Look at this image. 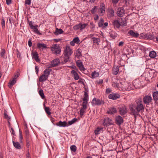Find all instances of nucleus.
<instances>
[{
	"label": "nucleus",
	"mask_w": 158,
	"mask_h": 158,
	"mask_svg": "<svg viewBox=\"0 0 158 158\" xmlns=\"http://www.w3.org/2000/svg\"><path fill=\"white\" fill-rule=\"evenodd\" d=\"M129 108L130 114L134 115L135 119L139 115V112H143L144 109L142 102L140 100L136 101L135 104H130L129 106Z\"/></svg>",
	"instance_id": "1"
},
{
	"label": "nucleus",
	"mask_w": 158,
	"mask_h": 158,
	"mask_svg": "<svg viewBox=\"0 0 158 158\" xmlns=\"http://www.w3.org/2000/svg\"><path fill=\"white\" fill-rule=\"evenodd\" d=\"M119 87V90L122 91H129L133 89L132 84L125 82L121 83Z\"/></svg>",
	"instance_id": "2"
},
{
	"label": "nucleus",
	"mask_w": 158,
	"mask_h": 158,
	"mask_svg": "<svg viewBox=\"0 0 158 158\" xmlns=\"http://www.w3.org/2000/svg\"><path fill=\"white\" fill-rule=\"evenodd\" d=\"M52 69L49 68H47L45 69L43 74L40 77L39 81L40 82H43L46 81L48 78L49 75L52 71Z\"/></svg>",
	"instance_id": "3"
},
{
	"label": "nucleus",
	"mask_w": 158,
	"mask_h": 158,
	"mask_svg": "<svg viewBox=\"0 0 158 158\" xmlns=\"http://www.w3.org/2000/svg\"><path fill=\"white\" fill-rule=\"evenodd\" d=\"M51 48L52 51L53 53L59 54L61 50L59 46L56 44L52 45Z\"/></svg>",
	"instance_id": "4"
},
{
	"label": "nucleus",
	"mask_w": 158,
	"mask_h": 158,
	"mask_svg": "<svg viewBox=\"0 0 158 158\" xmlns=\"http://www.w3.org/2000/svg\"><path fill=\"white\" fill-rule=\"evenodd\" d=\"M102 123L103 125L106 127L109 126L113 124L112 120L108 117L105 118Z\"/></svg>",
	"instance_id": "5"
},
{
	"label": "nucleus",
	"mask_w": 158,
	"mask_h": 158,
	"mask_svg": "<svg viewBox=\"0 0 158 158\" xmlns=\"http://www.w3.org/2000/svg\"><path fill=\"white\" fill-rule=\"evenodd\" d=\"M152 100V98L150 95H146L144 97L143 99L144 104L148 105L151 102Z\"/></svg>",
	"instance_id": "6"
},
{
	"label": "nucleus",
	"mask_w": 158,
	"mask_h": 158,
	"mask_svg": "<svg viewBox=\"0 0 158 158\" xmlns=\"http://www.w3.org/2000/svg\"><path fill=\"white\" fill-rule=\"evenodd\" d=\"M73 52L72 49L70 47L67 46L64 51V55H66L70 56L72 54Z\"/></svg>",
	"instance_id": "7"
},
{
	"label": "nucleus",
	"mask_w": 158,
	"mask_h": 158,
	"mask_svg": "<svg viewBox=\"0 0 158 158\" xmlns=\"http://www.w3.org/2000/svg\"><path fill=\"white\" fill-rule=\"evenodd\" d=\"M106 8L105 4L103 3H101L99 6V16H103L105 12Z\"/></svg>",
	"instance_id": "8"
},
{
	"label": "nucleus",
	"mask_w": 158,
	"mask_h": 158,
	"mask_svg": "<svg viewBox=\"0 0 158 158\" xmlns=\"http://www.w3.org/2000/svg\"><path fill=\"white\" fill-rule=\"evenodd\" d=\"M60 63V60L59 59H56L53 60L51 62V66H47L48 68L54 67L58 65Z\"/></svg>",
	"instance_id": "9"
},
{
	"label": "nucleus",
	"mask_w": 158,
	"mask_h": 158,
	"mask_svg": "<svg viewBox=\"0 0 158 158\" xmlns=\"http://www.w3.org/2000/svg\"><path fill=\"white\" fill-rule=\"evenodd\" d=\"M119 97L120 95L116 93L111 94L108 96L109 99L114 100L119 98Z\"/></svg>",
	"instance_id": "10"
},
{
	"label": "nucleus",
	"mask_w": 158,
	"mask_h": 158,
	"mask_svg": "<svg viewBox=\"0 0 158 158\" xmlns=\"http://www.w3.org/2000/svg\"><path fill=\"white\" fill-rule=\"evenodd\" d=\"M128 34L131 36L135 38H137L139 36V34L136 31L130 30L128 32Z\"/></svg>",
	"instance_id": "11"
},
{
	"label": "nucleus",
	"mask_w": 158,
	"mask_h": 158,
	"mask_svg": "<svg viewBox=\"0 0 158 158\" xmlns=\"http://www.w3.org/2000/svg\"><path fill=\"white\" fill-rule=\"evenodd\" d=\"M119 112L121 115L125 114L127 112V108L126 106H123L119 108Z\"/></svg>",
	"instance_id": "12"
},
{
	"label": "nucleus",
	"mask_w": 158,
	"mask_h": 158,
	"mask_svg": "<svg viewBox=\"0 0 158 158\" xmlns=\"http://www.w3.org/2000/svg\"><path fill=\"white\" fill-rule=\"evenodd\" d=\"M108 25V23L105 22L104 23L103 19L101 18L99 20V27H102L103 29H105Z\"/></svg>",
	"instance_id": "13"
},
{
	"label": "nucleus",
	"mask_w": 158,
	"mask_h": 158,
	"mask_svg": "<svg viewBox=\"0 0 158 158\" xmlns=\"http://www.w3.org/2000/svg\"><path fill=\"white\" fill-rule=\"evenodd\" d=\"M77 66L81 71H84L85 68L83 65L82 62L80 60H77L76 62Z\"/></svg>",
	"instance_id": "14"
},
{
	"label": "nucleus",
	"mask_w": 158,
	"mask_h": 158,
	"mask_svg": "<svg viewBox=\"0 0 158 158\" xmlns=\"http://www.w3.org/2000/svg\"><path fill=\"white\" fill-rule=\"evenodd\" d=\"M116 123L118 125H121L123 122V119L121 116H118L115 118Z\"/></svg>",
	"instance_id": "15"
},
{
	"label": "nucleus",
	"mask_w": 158,
	"mask_h": 158,
	"mask_svg": "<svg viewBox=\"0 0 158 158\" xmlns=\"http://www.w3.org/2000/svg\"><path fill=\"white\" fill-rule=\"evenodd\" d=\"M124 14V11L122 8H118L117 11V14L119 17L123 16Z\"/></svg>",
	"instance_id": "16"
},
{
	"label": "nucleus",
	"mask_w": 158,
	"mask_h": 158,
	"mask_svg": "<svg viewBox=\"0 0 158 158\" xmlns=\"http://www.w3.org/2000/svg\"><path fill=\"white\" fill-rule=\"evenodd\" d=\"M71 73L73 76L75 80H78L79 79V75L78 73L74 70H72L71 71Z\"/></svg>",
	"instance_id": "17"
},
{
	"label": "nucleus",
	"mask_w": 158,
	"mask_h": 158,
	"mask_svg": "<svg viewBox=\"0 0 158 158\" xmlns=\"http://www.w3.org/2000/svg\"><path fill=\"white\" fill-rule=\"evenodd\" d=\"M56 125L60 127H65L67 126V123L66 122L59 121L56 123Z\"/></svg>",
	"instance_id": "18"
},
{
	"label": "nucleus",
	"mask_w": 158,
	"mask_h": 158,
	"mask_svg": "<svg viewBox=\"0 0 158 158\" xmlns=\"http://www.w3.org/2000/svg\"><path fill=\"white\" fill-rule=\"evenodd\" d=\"M37 47L41 49H43L44 48H47L46 45L45 44H41L38 43L37 44Z\"/></svg>",
	"instance_id": "19"
},
{
	"label": "nucleus",
	"mask_w": 158,
	"mask_h": 158,
	"mask_svg": "<svg viewBox=\"0 0 158 158\" xmlns=\"http://www.w3.org/2000/svg\"><path fill=\"white\" fill-rule=\"evenodd\" d=\"M116 112V110L115 108H109L107 112L109 114H112L115 113Z\"/></svg>",
	"instance_id": "20"
},
{
	"label": "nucleus",
	"mask_w": 158,
	"mask_h": 158,
	"mask_svg": "<svg viewBox=\"0 0 158 158\" xmlns=\"http://www.w3.org/2000/svg\"><path fill=\"white\" fill-rule=\"evenodd\" d=\"M16 80H15V78H13L12 80L10 81L8 84V86L10 88H11L12 86L16 83Z\"/></svg>",
	"instance_id": "21"
},
{
	"label": "nucleus",
	"mask_w": 158,
	"mask_h": 158,
	"mask_svg": "<svg viewBox=\"0 0 158 158\" xmlns=\"http://www.w3.org/2000/svg\"><path fill=\"white\" fill-rule=\"evenodd\" d=\"M110 36L113 39H115L117 37V34L115 32L111 31L109 32Z\"/></svg>",
	"instance_id": "22"
},
{
	"label": "nucleus",
	"mask_w": 158,
	"mask_h": 158,
	"mask_svg": "<svg viewBox=\"0 0 158 158\" xmlns=\"http://www.w3.org/2000/svg\"><path fill=\"white\" fill-rule=\"evenodd\" d=\"M149 56L151 58H154L156 56V52L154 51H151L149 52Z\"/></svg>",
	"instance_id": "23"
},
{
	"label": "nucleus",
	"mask_w": 158,
	"mask_h": 158,
	"mask_svg": "<svg viewBox=\"0 0 158 158\" xmlns=\"http://www.w3.org/2000/svg\"><path fill=\"white\" fill-rule=\"evenodd\" d=\"M38 55V53L36 52H34L33 54V58L37 62L40 61Z\"/></svg>",
	"instance_id": "24"
},
{
	"label": "nucleus",
	"mask_w": 158,
	"mask_h": 158,
	"mask_svg": "<svg viewBox=\"0 0 158 158\" xmlns=\"http://www.w3.org/2000/svg\"><path fill=\"white\" fill-rule=\"evenodd\" d=\"M108 16L109 17H111L114 16V11L112 9H110L108 13Z\"/></svg>",
	"instance_id": "25"
},
{
	"label": "nucleus",
	"mask_w": 158,
	"mask_h": 158,
	"mask_svg": "<svg viewBox=\"0 0 158 158\" xmlns=\"http://www.w3.org/2000/svg\"><path fill=\"white\" fill-rule=\"evenodd\" d=\"M113 73L115 75L118 74V66H114L113 68Z\"/></svg>",
	"instance_id": "26"
},
{
	"label": "nucleus",
	"mask_w": 158,
	"mask_h": 158,
	"mask_svg": "<svg viewBox=\"0 0 158 158\" xmlns=\"http://www.w3.org/2000/svg\"><path fill=\"white\" fill-rule=\"evenodd\" d=\"M63 32V31L61 29L56 28L54 34L56 35H58L59 34L62 33Z\"/></svg>",
	"instance_id": "27"
},
{
	"label": "nucleus",
	"mask_w": 158,
	"mask_h": 158,
	"mask_svg": "<svg viewBox=\"0 0 158 158\" xmlns=\"http://www.w3.org/2000/svg\"><path fill=\"white\" fill-rule=\"evenodd\" d=\"M13 143L14 146L16 148L20 149L21 146L20 144L18 142H15L14 141H13Z\"/></svg>",
	"instance_id": "28"
},
{
	"label": "nucleus",
	"mask_w": 158,
	"mask_h": 158,
	"mask_svg": "<svg viewBox=\"0 0 158 158\" xmlns=\"http://www.w3.org/2000/svg\"><path fill=\"white\" fill-rule=\"evenodd\" d=\"M113 87L115 88H117L119 90L120 88V84H118L116 81L113 82L112 84Z\"/></svg>",
	"instance_id": "29"
},
{
	"label": "nucleus",
	"mask_w": 158,
	"mask_h": 158,
	"mask_svg": "<svg viewBox=\"0 0 158 158\" xmlns=\"http://www.w3.org/2000/svg\"><path fill=\"white\" fill-rule=\"evenodd\" d=\"M114 25V27H116L117 28L119 27L120 26V23L117 20H114L113 23Z\"/></svg>",
	"instance_id": "30"
},
{
	"label": "nucleus",
	"mask_w": 158,
	"mask_h": 158,
	"mask_svg": "<svg viewBox=\"0 0 158 158\" xmlns=\"http://www.w3.org/2000/svg\"><path fill=\"white\" fill-rule=\"evenodd\" d=\"M91 76V77L92 78H95L98 76L99 73L98 72H96V71H94L92 73Z\"/></svg>",
	"instance_id": "31"
},
{
	"label": "nucleus",
	"mask_w": 158,
	"mask_h": 158,
	"mask_svg": "<svg viewBox=\"0 0 158 158\" xmlns=\"http://www.w3.org/2000/svg\"><path fill=\"white\" fill-rule=\"evenodd\" d=\"M153 99L155 100H158V92L156 91L154 92L152 94Z\"/></svg>",
	"instance_id": "32"
},
{
	"label": "nucleus",
	"mask_w": 158,
	"mask_h": 158,
	"mask_svg": "<svg viewBox=\"0 0 158 158\" xmlns=\"http://www.w3.org/2000/svg\"><path fill=\"white\" fill-rule=\"evenodd\" d=\"M7 111L6 110H4V117L8 121L10 120V118L8 115L7 114Z\"/></svg>",
	"instance_id": "33"
},
{
	"label": "nucleus",
	"mask_w": 158,
	"mask_h": 158,
	"mask_svg": "<svg viewBox=\"0 0 158 158\" xmlns=\"http://www.w3.org/2000/svg\"><path fill=\"white\" fill-rule=\"evenodd\" d=\"M39 94L42 99H44V98L45 96L44 95L43 91L42 89L40 90L39 91Z\"/></svg>",
	"instance_id": "34"
},
{
	"label": "nucleus",
	"mask_w": 158,
	"mask_h": 158,
	"mask_svg": "<svg viewBox=\"0 0 158 158\" xmlns=\"http://www.w3.org/2000/svg\"><path fill=\"white\" fill-rule=\"evenodd\" d=\"M64 60L63 63H66L69 61V56L64 55Z\"/></svg>",
	"instance_id": "35"
},
{
	"label": "nucleus",
	"mask_w": 158,
	"mask_h": 158,
	"mask_svg": "<svg viewBox=\"0 0 158 158\" xmlns=\"http://www.w3.org/2000/svg\"><path fill=\"white\" fill-rule=\"evenodd\" d=\"M45 110L46 113L48 115H50L51 113L50 112V109L49 107H45L44 108Z\"/></svg>",
	"instance_id": "36"
},
{
	"label": "nucleus",
	"mask_w": 158,
	"mask_h": 158,
	"mask_svg": "<svg viewBox=\"0 0 158 158\" xmlns=\"http://www.w3.org/2000/svg\"><path fill=\"white\" fill-rule=\"evenodd\" d=\"M38 27V26L37 25L35 26V27L34 28H33L32 29L34 30V31L37 34H40V33L38 29L37 28Z\"/></svg>",
	"instance_id": "37"
},
{
	"label": "nucleus",
	"mask_w": 158,
	"mask_h": 158,
	"mask_svg": "<svg viewBox=\"0 0 158 158\" xmlns=\"http://www.w3.org/2000/svg\"><path fill=\"white\" fill-rule=\"evenodd\" d=\"M99 103V101L98 100H96L95 98L93 99L92 101V103L93 105H98Z\"/></svg>",
	"instance_id": "38"
},
{
	"label": "nucleus",
	"mask_w": 158,
	"mask_h": 158,
	"mask_svg": "<svg viewBox=\"0 0 158 158\" xmlns=\"http://www.w3.org/2000/svg\"><path fill=\"white\" fill-rule=\"evenodd\" d=\"M86 109L84 108H82L80 111V114L81 116H82L84 114V113L86 110Z\"/></svg>",
	"instance_id": "39"
},
{
	"label": "nucleus",
	"mask_w": 158,
	"mask_h": 158,
	"mask_svg": "<svg viewBox=\"0 0 158 158\" xmlns=\"http://www.w3.org/2000/svg\"><path fill=\"white\" fill-rule=\"evenodd\" d=\"M6 52L5 49H2L1 50V52L0 53V55L1 57L3 58H5V54Z\"/></svg>",
	"instance_id": "40"
},
{
	"label": "nucleus",
	"mask_w": 158,
	"mask_h": 158,
	"mask_svg": "<svg viewBox=\"0 0 158 158\" xmlns=\"http://www.w3.org/2000/svg\"><path fill=\"white\" fill-rule=\"evenodd\" d=\"M81 56V52L79 50H77L76 52V56L78 58L80 56Z\"/></svg>",
	"instance_id": "41"
},
{
	"label": "nucleus",
	"mask_w": 158,
	"mask_h": 158,
	"mask_svg": "<svg viewBox=\"0 0 158 158\" xmlns=\"http://www.w3.org/2000/svg\"><path fill=\"white\" fill-rule=\"evenodd\" d=\"M70 149L72 151L75 152L76 151L77 148L75 145H73L71 146Z\"/></svg>",
	"instance_id": "42"
},
{
	"label": "nucleus",
	"mask_w": 158,
	"mask_h": 158,
	"mask_svg": "<svg viewBox=\"0 0 158 158\" xmlns=\"http://www.w3.org/2000/svg\"><path fill=\"white\" fill-rule=\"evenodd\" d=\"M120 26H124L127 24L126 21L124 20H122L121 22H119Z\"/></svg>",
	"instance_id": "43"
},
{
	"label": "nucleus",
	"mask_w": 158,
	"mask_h": 158,
	"mask_svg": "<svg viewBox=\"0 0 158 158\" xmlns=\"http://www.w3.org/2000/svg\"><path fill=\"white\" fill-rule=\"evenodd\" d=\"M77 119L76 118H73L71 121H69L68 122V124L69 125H71L74 123L76 121Z\"/></svg>",
	"instance_id": "44"
},
{
	"label": "nucleus",
	"mask_w": 158,
	"mask_h": 158,
	"mask_svg": "<svg viewBox=\"0 0 158 158\" xmlns=\"http://www.w3.org/2000/svg\"><path fill=\"white\" fill-rule=\"evenodd\" d=\"M73 40L74 41V43L77 44H78L80 42L79 39L78 37H77L74 38Z\"/></svg>",
	"instance_id": "45"
},
{
	"label": "nucleus",
	"mask_w": 158,
	"mask_h": 158,
	"mask_svg": "<svg viewBox=\"0 0 158 158\" xmlns=\"http://www.w3.org/2000/svg\"><path fill=\"white\" fill-rule=\"evenodd\" d=\"M154 38V35H153L148 34V39L152 40Z\"/></svg>",
	"instance_id": "46"
},
{
	"label": "nucleus",
	"mask_w": 158,
	"mask_h": 158,
	"mask_svg": "<svg viewBox=\"0 0 158 158\" xmlns=\"http://www.w3.org/2000/svg\"><path fill=\"white\" fill-rule=\"evenodd\" d=\"M93 41L94 43H96L98 44V39L97 38L94 37L92 38Z\"/></svg>",
	"instance_id": "47"
},
{
	"label": "nucleus",
	"mask_w": 158,
	"mask_h": 158,
	"mask_svg": "<svg viewBox=\"0 0 158 158\" xmlns=\"http://www.w3.org/2000/svg\"><path fill=\"white\" fill-rule=\"evenodd\" d=\"M1 24L2 27L4 28L5 27V21L3 18H2V19Z\"/></svg>",
	"instance_id": "48"
},
{
	"label": "nucleus",
	"mask_w": 158,
	"mask_h": 158,
	"mask_svg": "<svg viewBox=\"0 0 158 158\" xmlns=\"http://www.w3.org/2000/svg\"><path fill=\"white\" fill-rule=\"evenodd\" d=\"M87 101H84V102L82 104V108H83L84 109L87 108Z\"/></svg>",
	"instance_id": "49"
},
{
	"label": "nucleus",
	"mask_w": 158,
	"mask_h": 158,
	"mask_svg": "<svg viewBox=\"0 0 158 158\" xmlns=\"http://www.w3.org/2000/svg\"><path fill=\"white\" fill-rule=\"evenodd\" d=\"M80 28V24L76 25L73 27V28L75 30H77Z\"/></svg>",
	"instance_id": "50"
},
{
	"label": "nucleus",
	"mask_w": 158,
	"mask_h": 158,
	"mask_svg": "<svg viewBox=\"0 0 158 158\" xmlns=\"http://www.w3.org/2000/svg\"><path fill=\"white\" fill-rule=\"evenodd\" d=\"M25 134L27 137V136L29 135V131L27 128V125H26V128L25 129Z\"/></svg>",
	"instance_id": "51"
},
{
	"label": "nucleus",
	"mask_w": 158,
	"mask_h": 158,
	"mask_svg": "<svg viewBox=\"0 0 158 158\" xmlns=\"http://www.w3.org/2000/svg\"><path fill=\"white\" fill-rule=\"evenodd\" d=\"M87 24H80V28L81 30H82L85 28L87 26Z\"/></svg>",
	"instance_id": "52"
},
{
	"label": "nucleus",
	"mask_w": 158,
	"mask_h": 158,
	"mask_svg": "<svg viewBox=\"0 0 158 158\" xmlns=\"http://www.w3.org/2000/svg\"><path fill=\"white\" fill-rule=\"evenodd\" d=\"M98 7L96 6H95L94 8L91 10V12L92 13H94L96 10L97 9Z\"/></svg>",
	"instance_id": "53"
},
{
	"label": "nucleus",
	"mask_w": 158,
	"mask_h": 158,
	"mask_svg": "<svg viewBox=\"0 0 158 158\" xmlns=\"http://www.w3.org/2000/svg\"><path fill=\"white\" fill-rule=\"evenodd\" d=\"M84 95L85 97L83 99V100L87 101L88 99V94L86 92H85Z\"/></svg>",
	"instance_id": "54"
},
{
	"label": "nucleus",
	"mask_w": 158,
	"mask_h": 158,
	"mask_svg": "<svg viewBox=\"0 0 158 158\" xmlns=\"http://www.w3.org/2000/svg\"><path fill=\"white\" fill-rule=\"evenodd\" d=\"M148 34H142V35L144 39H148Z\"/></svg>",
	"instance_id": "55"
},
{
	"label": "nucleus",
	"mask_w": 158,
	"mask_h": 158,
	"mask_svg": "<svg viewBox=\"0 0 158 158\" xmlns=\"http://www.w3.org/2000/svg\"><path fill=\"white\" fill-rule=\"evenodd\" d=\"M94 134L96 135H97L99 134V127H98L97 129L94 131Z\"/></svg>",
	"instance_id": "56"
},
{
	"label": "nucleus",
	"mask_w": 158,
	"mask_h": 158,
	"mask_svg": "<svg viewBox=\"0 0 158 158\" xmlns=\"http://www.w3.org/2000/svg\"><path fill=\"white\" fill-rule=\"evenodd\" d=\"M17 57H19V58H21V54L18 51V50H17Z\"/></svg>",
	"instance_id": "57"
},
{
	"label": "nucleus",
	"mask_w": 158,
	"mask_h": 158,
	"mask_svg": "<svg viewBox=\"0 0 158 158\" xmlns=\"http://www.w3.org/2000/svg\"><path fill=\"white\" fill-rule=\"evenodd\" d=\"M31 0H26L25 4L27 5H30L31 3Z\"/></svg>",
	"instance_id": "58"
},
{
	"label": "nucleus",
	"mask_w": 158,
	"mask_h": 158,
	"mask_svg": "<svg viewBox=\"0 0 158 158\" xmlns=\"http://www.w3.org/2000/svg\"><path fill=\"white\" fill-rule=\"evenodd\" d=\"M19 73L18 72L16 74H15L14 75V78H15V80L16 78L18 77L19 76Z\"/></svg>",
	"instance_id": "59"
},
{
	"label": "nucleus",
	"mask_w": 158,
	"mask_h": 158,
	"mask_svg": "<svg viewBox=\"0 0 158 158\" xmlns=\"http://www.w3.org/2000/svg\"><path fill=\"white\" fill-rule=\"evenodd\" d=\"M29 25L30 26V27L32 29L33 28H34L35 27V26H33L32 24V23L31 22L29 23Z\"/></svg>",
	"instance_id": "60"
},
{
	"label": "nucleus",
	"mask_w": 158,
	"mask_h": 158,
	"mask_svg": "<svg viewBox=\"0 0 158 158\" xmlns=\"http://www.w3.org/2000/svg\"><path fill=\"white\" fill-rule=\"evenodd\" d=\"M78 82L81 83L83 85L84 84L83 80L81 78L80 79L79 81H78Z\"/></svg>",
	"instance_id": "61"
},
{
	"label": "nucleus",
	"mask_w": 158,
	"mask_h": 158,
	"mask_svg": "<svg viewBox=\"0 0 158 158\" xmlns=\"http://www.w3.org/2000/svg\"><path fill=\"white\" fill-rule=\"evenodd\" d=\"M6 0V4L8 5H10V4L11 3V0Z\"/></svg>",
	"instance_id": "62"
},
{
	"label": "nucleus",
	"mask_w": 158,
	"mask_h": 158,
	"mask_svg": "<svg viewBox=\"0 0 158 158\" xmlns=\"http://www.w3.org/2000/svg\"><path fill=\"white\" fill-rule=\"evenodd\" d=\"M35 68L36 71V73L37 74L39 71V68L38 66H35Z\"/></svg>",
	"instance_id": "63"
},
{
	"label": "nucleus",
	"mask_w": 158,
	"mask_h": 158,
	"mask_svg": "<svg viewBox=\"0 0 158 158\" xmlns=\"http://www.w3.org/2000/svg\"><path fill=\"white\" fill-rule=\"evenodd\" d=\"M124 44V42L123 41L120 42L118 44V46H122Z\"/></svg>",
	"instance_id": "64"
}]
</instances>
